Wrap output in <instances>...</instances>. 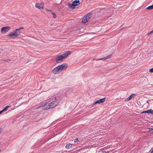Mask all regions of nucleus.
Segmentation results:
<instances>
[{
  "instance_id": "nucleus-1",
  "label": "nucleus",
  "mask_w": 153,
  "mask_h": 153,
  "mask_svg": "<svg viewBox=\"0 0 153 153\" xmlns=\"http://www.w3.org/2000/svg\"><path fill=\"white\" fill-rule=\"evenodd\" d=\"M58 103V101L56 100V98L55 97L52 102H48L44 105L41 106L37 108H42L43 110L48 109L55 107Z\"/></svg>"
},
{
  "instance_id": "nucleus-2",
  "label": "nucleus",
  "mask_w": 153,
  "mask_h": 153,
  "mask_svg": "<svg viewBox=\"0 0 153 153\" xmlns=\"http://www.w3.org/2000/svg\"><path fill=\"white\" fill-rule=\"evenodd\" d=\"M68 66L67 64L64 63L55 68L53 70L52 72L54 74H59L62 70H64L68 68Z\"/></svg>"
},
{
  "instance_id": "nucleus-3",
  "label": "nucleus",
  "mask_w": 153,
  "mask_h": 153,
  "mask_svg": "<svg viewBox=\"0 0 153 153\" xmlns=\"http://www.w3.org/2000/svg\"><path fill=\"white\" fill-rule=\"evenodd\" d=\"M21 33V31L19 29H17L13 30V32L11 33L7 36L10 39H13L20 35Z\"/></svg>"
},
{
  "instance_id": "nucleus-4",
  "label": "nucleus",
  "mask_w": 153,
  "mask_h": 153,
  "mask_svg": "<svg viewBox=\"0 0 153 153\" xmlns=\"http://www.w3.org/2000/svg\"><path fill=\"white\" fill-rule=\"evenodd\" d=\"M80 4L79 1V0L74 1L72 4H69V6L70 8L74 9H75V7L78 5Z\"/></svg>"
},
{
  "instance_id": "nucleus-5",
  "label": "nucleus",
  "mask_w": 153,
  "mask_h": 153,
  "mask_svg": "<svg viewBox=\"0 0 153 153\" xmlns=\"http://www.w3.org/2000/svg\"><path fill=\"white\" fill-rule=\"evenodd\" d=\"M10 27L9 26H6L2 27L1 29V32L2 34L5 33L10 29Z\"/></svg>"
},
{
  "instance_id": "nucleus-6",
  "label": "nucleus",
  "mask_w": 153,
  "mask_h": 153,
  "mask_svg": "<svg viewBox=\"0 0 153 153\" xmlns=\"http://www.w3.org/2000/svg\"><path fill=\"white\" fill-rule=\"evenodd\" d=\"M105 98H102L101 99L97 100L93 104L92 106L93 107L94 105H95L97 103L100 104L104 102L105 100Z\"/></svg>"
},
{
  "instance_id": "nucleus-7",
  "label": "nucleus",
  "mask_w": 153,
  "mask_h": 153,
  "mask_svg": "<svg viewBox=\"0 0 153 153\" xmlns=\"http://www.w3.org/2000/svg\"><path fill=\"white\" fill-rule=\"evenodd\" d=\"M71 53L70 51H67L65 52L64 53L61 55L63 59H64L68 57Z\"/></svg>"
},
{
  "instance_id": "nucleus-8",
  "label": "nucleus",
  "mask_w": 153,
  "mask_h": 153,
  "mask_svg": "<svg viewBox=\"0 0 153 153\" xmlns=\"http://www.w3.org/2000/svg\"><path fill=\"white\" fill-rule=\"evenodd\" d=\"M63 58L61 55L57 56L56 58V61L57 62L59 63L63 61Z\"/></svg>"
},
{
  "instance_id": "nucleus-9",
  "label": "nucleus",
  "mask_w": 153,
  "mask_h": 153,
  "mask_svg": "<svg viewBox=\"0 0 153 153\" xmlns=\"http://www.w3.org/2000/svg\"><path fill=\"white\" fill-rule=\"evenodd\" d=\"M35 6L36 7L38 8L39 9L43 8V4H41L39 3H36L35 5Z\"/></svg>"
},
{
  "instance_id": "nucleus-10",
  "label": "nucleus",
  "mask_w": 153,
  "mask_h": 153,
  "mask_svg": "<svg viewBox=\"0 0 153 153\" xmlns=\"http://www.w3.org/2000/svg\"><path fill=\"white\" fill-rule=\"evenodd\" d=\"M111 56H112L111 55H108V56L106 57H105L104 58H101V59H97V61L98 60H104L108 59H109L111 58Z\"/></svg>"
},
{
  "instance_id": "nucleus-11",
  "label": "nucleus",
  "mask_w": 153,
  "mask_h": 153,
  "mask_svg": "<svg viewBox=\"0 0 153 153\" xmlns=\"http://www.w3.org/2000/svg\"><path fill=\"white\" fill-rule=\"evenodd\" d=\"M89 18H88L86 16H84L82 19V21L83 23H85L89 21Z\"/></svg>"
},
{
  "instance_id": "nucleus-12",
  "label": "nucleus",
  "mask_w": 153,
  "mask_h": 153,
  "mask_svg": "<svg viewBox=\"0 0 153 153\" xmlns=\"http://www.w3.org/2000/svg\"><path fill=\"white\" fill-rule=\"evenodd\" d=\"M148 113L149 114H153V110L152 109H150L148 111H143L142 113Z\"/></svg>"
},
{
  "instance_id": "nucleus-13",
  "label": "nucleus",
  "mask_w": 153,
  "mask_h": 153,
  "mask_svg": "<svg viewBox=\"0 0 153 153\" xmlns=\"http://www.w3.org/2000/svg\"><path fill=\"white\" fill-rule=\"evenodd\" d=\"M135 94H132L131 95L128 97L127 98V100L129 101L132 99L133 98L135 97Z\"/></svg>"
},
{
  "instance_id": "nucleus-14",
  "label": "nucleus",
  "mask_w": 153,
  "mask_h": 153,
  "mask_svg": "<svg viewBox=\"0 0 153 153\" xmlns=\"http://www.w3.org/2000/svg\"><path fill=\"white\" fill-rule=\"evenodd\" d=\"M73 146V144L69 143L65 147L67 149H69L72 147Z\"/></svg>"
},
{
  "instance_id": "nucleus-15",
  "label": "nucleus",
  "mask_w": 153,
  "mask_h": 153,
  "mask_svg": "<svg viewBox=\"0 0 153 153\" xmlns=\"http://www.w3.org/2000/svg\"><path fill=\"white\" fill-rule=\"evenodd\" d=\"M146 9L148 10H151L153 9V5L149 6L148 7H147Z\"/></svg>"
},
{
  "instance_id": "nucleus-16",
  "label": "nucleus",
  "mask_w": 153,
  "mask_h": 153,
  "mask_svg": "<svg viewBox=\"0 0 153 153\" xmlns=\"http://www.w3.org/2000/svg\"><path fill=\"white\" fill-rule=\"evenodd\" d=\"M85 16H86V17H87L88 18H89V19L91 18L92 17L91 14L90 13L88 14L87 15Z\"/></svg>"
},
{
  "instance_id": "nucleus-17",
  "label": "nucleus",
  "mask_w": 153,
  "mask_h": 153,
  "mask_svg": "<svg viewBox=\"0 0 153 153\" xmlns=\"http://www.w3.org/2000/svg\"><path fill=\"white\" fill-rule=\"evenodd\" d=\"M10 106L8 105H7L5 106L4 108L2 110L3 111H6Z\"/></svg>"
},
{
  "instance_id": "nucleus-18",
  "label": "nucleus",
  "mask_w": 153,
  "mask_h": 153,
  "mask_svg": "<svg viewBox=\"0 0 153 153\" xmlns=\"http://www.w3.org/2000/svg\"><path fill=\"white\" fill-rule=\"evenodd\" d=\"M51 13L53 15V17L54 18H56V14L53 12H51Z\"/></svg>"
},
{
  "instance_id": "nucleus-19",
  "label": "nucleus",
  "mask_w": 153,
  "mask_h": 153,
  "mask_svg": "<svg viewBox=\"0 0 153 153\" xmlns=\"http://www.w3.org/2000/svg\"><path fill=\"white\" fill-rule=\"evenodd\" d=\"M149 71L150 73H153V68L150 69L149 70Z\"/></svg>"
},
{
  "instance_id": "nucleus-20",
  "label": "nucleus",
  "mask_w": 153,
  "mask_h": 153,
  "mask_svg": "<svg viewBox=\"0 0 153 153\" xmlns=\"http://www.w3.org/2000/svg\"><path fill=\"white\" fill-rule=\"evenodd\" d=\"M153 131V129L151 128H149V131Z\"/></svg>"
},
{
  "instance_id": "nucleus-21",
  "label": "nucleus",
  "mask_w": 153,
  "mask_h": 153,
  "mask_svg": "<svg viewBox=\"0 0 153 153\" xmlns=\"http://www.w3.org/2000/svg\"><path fill=\"white\" fill-rule=\"evenodd\" d=\"M152 33H153V30H152V31H150V32H149L148 33V35H149L150 34H151Z\"/></svg>"
},
{
  "instance_id": "nucleus-22",
  "label": "nucleus",
  "mask_w": 153,
  "mask_h": 153,
  "mask_svg": "<svg viewBox=\"0 0 153 153\" xmlns=\"http://www.w3.org/2000/svg\"><path fill=\"white\" fill-rule=\"evenodd\" d=\"M78 141V139L77 138H76L74 140V142H76Z\"/></svg>"
},
{
  "instance_id": "nucleus-23",
  "label": "nucleus",
  "mask_w": 153,
  "mask_h": 153,
  "mask_svg": "<svg viewBox=\"0 0 153 153\" xmlns=\"http://www.w3.org/2000/svg\"><path fill=\"white\" fill-rule=\"evenodd\" d=\"M102 153H109L108 152V151L106 152V151H103Z\"/></svg>"
},
{
  "instance_id": "nucleus-24",
  "label": "nucleus",
  "mask_w": 153,
  "mask_h": 153,
  "mask_svg": "<svg viewBox=\"0 0 153 153\" xmlns=\"http://www.w3.org/2000/svg\"><path fill=\"white\" fill-rule=\"evenodd\" d=\"M46 10L49 12H51V10H48V9H46Z\"/></svg>"
},
{
  "instance_id": "nucleus-25",
  "label": "nucleus",
  "mask_w": 153,
  "mask_h": 153,
  "mask_svg": "<svg viewBox=\"0 0 153 153\" xmlns=\"http://www.w3.org/2000/svg\"><path fill=\"white\" fill-rule=\"evenodd\" d=\"M23 27H21V28H18V29H19V30H20V29H23Z\"/></svg>"
},
{
  "instance_id": "nucleus-26",
  "label": "nucleus",
  "mask_w": 153,
  "mask_h": 153,
  "mask_svg": "<svg viewBox=\"0 0 153 153\" xmlns=\"http://www.w3.org/2000/svg\"><path fill=\"white\" fill-rule=\"evenodd\" d=\"M3 111H4L3 110L1 111H0V114H1L2 112Z\"/></svg>"
},
{
  "instance_id": "nucleus-27",
  "label": "nucleus",
  "mask_w": 153,
  "mask_h": 153,
  "mask_svg": "<svg viewBox=\"0 0 153 153\" xmlns=\"http://www.w3.org/2000/svg\"><path fill=\"white\" fill-rule=\"evenodd\" d=\"M1 129H0V133H1Z\"/></svg>"
}]
</instances>
